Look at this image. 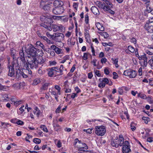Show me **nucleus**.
Returning a JSON list of instances; mask_svg holds the SVG:
<instances>
[{
	"instance_id": "2f4dec72",
	"label": "nucleus",
	"mask_w": 153,
	"mask_h": 153,
	"mask_svg": "<svg viewBox=\"0 0 153 153\" xmlns=\"http://www.w3.org/2000/svg\"><path fill=\"white\" fill-rule=\"evenodd\" d=\"M70 56L69 55H66L63 58V59L62 60L61 62V63H64L65 62L66 60L69 59H70Z\"/></svg>"
},
{
	"instance_id": "c756f323",
	"label": "nucleus",
	"mask_w": 153,
	"mask_h": 153,
	"mask_svg": "<svg viewBox=\"0 0 153 153\" xmlns=\"http://www.w3.org/2000/svg\"><path fill=\"white\" fill-rule=\"evenodd\" d=\"M79 146H80L79 148V149L81 150H82L83 149L86 150L88 148V146L87 145L84 143H81V145H80Z\"/></svg>"
},
{
	"instance_id": "09e8293b",
	"label": "nucleus",
	"mask_w": 153,
	"mask_h": 153,
	"mask_svg": "<svg viewBox=\"0 0 153 153\" xmlns=\"http://www.w3.org/2000/svg\"><path fill=\"white\" fill-rule=\"evenodd\" d=\"M94 72L95 74L97 76H98L100 77L101 76V74L100 73L99 71L95 70H94Z\"/></svg>"
},
{
	"instance_id": "8fccbe9b",
	"label": "nucleus",
	"mask_w": 153,
	"mask_h": 153,
	"mask_svg": "<svg viewBox=\"0 0 153 153\" xmlns=\"http://www.w3.org/2000/svg\"><path fill=\"white\" fill-rule=\"evenodd\" d=\"M102 82H105L104 83L108 84V80L107 78H102Z\"/></svg>"
},
{
	"instance_id": "ea45409f",
	"label": "nucleus",
	"mask_w": 153,
	"mask_h": 153,
	"mask_svg": "<svg viewBox=\"0 0 153 153\" xmlns=\"http://www.w3.org/2000/svg\"><path fill=\"white\" fill-rule=\"evenodd\" d=\"M148 63L153 69V56L152 57V58L149 60Z\"/></svg>"
},
{
	"instance_id": "f8f14e48",
	"label": "nucleus",
	"mask_w": 153,
	"mask_h": 153,
	"mask_svg": "<svg viewBox=\"0 0 153 153\" xmlns=\"http://www.w3.org/2000/svg\"><path fill=\"white\" fill-rule=\"evenodd\" d=\"M20 66H22V64L20 65L16 59L13 60V61L12 62L11 65H10V66L14 68V69L15 68L16 70L20 68Z\"/></svg>"
},
{
	"instance_id": "473e14b6",
	"label": "nucleus",
	"mask_w": 153,
	"mask_h": 153,
	"mask_svg": "<svg viewBox=\"0 0 153 153\" xmlns=\"http://www.w3.org/2000/svg\"><path fill=\"white\" fill-rule=\"evenodd\" d=\"M55 88L57 90V94L60 95L61 88L59 85H56L54 86Z\"/></svg>"
},
{
	"instance_id": "a19ab883",
	"label": "nucleus",
	"mask_w": 153,
	"mask_h": 153,
	"mask_svg": "<svg viewBox=\"0 0 153 153\" xmlns=\"http://www.w3.org/2000/svg\"><path fill=\"white\" fill-rule=\"evenodd\" d=\"M40 82V81L39 79H35L33 81V85H36L38 83Z\"/></svg>"
},
{
	"instance_id": "4468645a",
	"label": "nucleus",
	"mask_w": 153,
	"mask_h": 153,
	"mask_svg": "<svg viewBox=\"0 0 153 153\" xmlns=\"http://www.w3.org/2000/svg\"><path fill=\"white\" fill-rule=\"evenodd\" d=\"M8 68L9 70L8 74V76L10 77H15V73L14 68L9 66Z\"/></svg>"
},
{
	"instance_id": "393cba45",
	"label": "nucleus",
	"mask_w": 153,
	"mask_h": 153,
	"mask_svg": "<svg viewBox=\"0 0 153 153\" xmlns=\"http://www.w3.org/2000/svg\"><path fill=\"white\" fill-rule=\"evenodd\" d=\"M23 70H21L19 69L16 70V76L17 77H22V73Z\"/></svg>"
},
{
	"instance_id": "338daca9",
	"label": "nucleus",
	"mask_w": 153,
	"mask_h": 153,
	"mask_svg": "<svg viewBox=\"0 0 153 153\" xmlns=\"http://www.w3.org/2000/svg\"><path fill=\"white\" fill-rule=\"evenodd\" d=\"M61 107L59 106L56 110V113H59L61 111Z\"/></svg>"
},
{
	"instance_id": "f03ea898",
	"label": "nucleus",
	"mask_w": 153,
	"mask_h": 153,
	"mask_svg": "<svg viewBox=\"0 0 153 153\" xmlns=\"http://www.w3.org/2000/svg\"><path fill=\"white\" fill-rule=\"evenodd\" d=\"M61 17H62L60 16H52L47 13L44 14L43 15L41 16L40 20L44 22L45 23L51 24L53 22L52 18L54 19L59 20L60 19H61Z\"/></svg>"
},
{
	"instance_id": "1a4fd4ad",
	"label": "nucleus",
	"mask_w": 153,
	"mask_h": 153,
	"mask_svg": "<svg viewBox=\"0 0 153 153\" xmlns=\"http://www.w3.org/2000/svg\"><path fill=\"white\" fill-rule=\"evenodd\" d=\"M51 26L54 32L59 31L63 32L65 31L64 27L61 24H52Z\"/></svg>"
},
{
	"instance_id": "de8ad7c7",
	"label": "nucleus",
	"mask_w": 153,
	"mask_h": 153,
	"mask_svg": "<svg viewBox=\"0 0 153 153\" xmlns=\"http://www.w3.org/2000/svg\"><path fill=\"white\" fill-rule=\"evenodd\" d=\"M113 61V63L115 64L116 65V67H117L118 66L117 65V63L118 62V60L117 59H114L113 58H112L111 59Z\"/></svg>"
},
{
	"instance_id": "6e6552de",
	"label": "nucleus",
	"mask_w": 153,
	"mask_h": 153,
	"mask_svg": "<svg viewBox=\"0 0 153 153\" xmlns=\"http://www.w3.org/2000/svg\"><path fill=\"white\" fill-rule=\"evenodd\" d=\"M122 146L123 153H129L131 152L130 146L129 142L128 141L126 140L124 141Z\"/></svg>"
},
{
	"instance_id": "37998d69",
	"label": "nucleus",
	"mask_w": 153,
	"mask_h": 153,
	"mask_svg": "<svg viewBox=\"0 0 153 153\" xmlns=\"http://www.w3.org/2000/svg\"><path fill=\"white\" fill-rule=\"evenodd\" d=\"M138 97H140V98L143 99H145L146 97V96L144 94L141 93H140L138 94Z\"/></svg>"
},
{
	"instance_id": "680f3d73",
	"label": "nucleus",
	"mask_w": 153,
	"mask_h": 153,
	"mask_svg": "<svg viewBox=\"0 0 153 153\" xmlns=\"http://www.w3.org/2000/svg\"><path fill=\"white\" fill-rule=\"evenodd\" d=\"M97 61V59H94L91 61V63L93 64L94 66H97V65L96 64Z\"/></svg>"
},
{
	"instance_id": "dca6fc26",
	"label": "nucleus",
	"mask_w": 153,
	"mask_h": 153,
	"mask_svg": "<svg viewBox=\"0 0 153 153\" xmlns=\"http://www.w3.org/2000/svg\"><path fill=\"white\" fill-rule=\"evenodd\" d=\"M149 23L147 22L144 26L145 28L148 32L149 33H152L153 32V26L152 25H149Z\"/></svg>"
},
{
	"instance_id": "c85d7f7f",
	"label": "nucleus",
	"mask_w": 153,
	"mask_h": 153,
	"mask_svg": "<svg viewBox=\"0 0 153 153\" xmlns=\"http://www.w3.org/2000/svg\"><path fill=\"white\" fill-rule=\"evenodd\" d=\"M48 83H45L41 87L40 89V91H42L43 90H47L48 88Z\"/></svg>"
},
{
	"instance_id": "7c9ffc66",
	"label": "nucleus",
	"mask_w": 153,
	"mask_h": 153,
	"mask_svg": "<svg viewBox=\"0 0 153 153\" xmlns=\"http://www.w3.org/2000/svg\"><path fill=\"white\" fill-rule=\"evenodd\" d=\"M48 74L50 76H52L53 75L56 74L55 71L54 69H52V68H51L50 70L49 71Z\"/></svg>"
},
{
	"instance_id": "b1692460",
	"label": "nucleus",
	"mask_w": 153,
	"mask_h": 153,
	"mask_svg": "<svg viewBox=\"0 0 153 153\" xmlns=\"http://www.w3.org/2000/svg\"><path fill=\"white\" fill-rule=\"evenodd\" d=\"M33 114L36 115L37 117H39L41 113L40 111L37 107H35L34 110L33 111Z\"/></svg>"
},
{
	"instance_id": "c9c22d12",
	"label": "nucleus",
	"mask_w": 153,
	"mask_h": 153,
	"mask_svg": "<svg viewBox=\"0 0 153 153\" xmlns=\"http://www.w3.org/2000/svg\"><path fill=\"white\" fill-rule=\"evenodd\" d=\"M128 48L129 51L131 53H134L136 51L134 48L132 46H128Z\"/></svg>"
},
{
	"instance_id": "a211bd4d",
	"label": "nucleus",
	"mask_w": 153,
	"mask_h": 153,
	"mask_svg": "<svg viewBox=\"0 0 153 153\" xmlns=\"http://www.w3.org/2000/svg\"><path fill=\"white\" fill-rule=\"evenodd\" d=\"M27 65H22V66L23 67L24 71L25 72H28L29 74H31L32 72L30 70L27 63Z\"/></svg>"
},
{
	"instance_id": "ddd939ff",
	"label": "nucleus",
	"mask_w": 153,
	"mask_h": 153,
	"mask_svg": "<svg viewBox=\"0 0 153 153\" xmlns=\"http://www.w3.org/2000/svg\"><path fill=\"white\" fill-rule=\"evenodd\" d=\"M19 55L21 60V61L22 62V65H25V64L27 65V63L26 62L24 51L22 50H20V51Z\"/></svg>"
},
{
	"instance_id": "bf43d9fd",
	"label": "nucleus",
	"mask_w": 153,
	"mask_h": 153,
	"mask_svg": "<svg viewBox=\"0 0 153 153\" xmlns=\"http://www.w3.org/2000/svg\"><path fill=\"white\" fill-rule=\"evenodd\" d=\"M25 72L24 71V69H23L22 73H21L22 74V77L24 78H26L28 77V76L27 74H25V73H24Z\"/></svg>"
},
{
	"instance_id": "cd10ccee",
	"label": "nucleus",
	"mask_w": 153,
	"mask_h": 153,
	"mask_svg": "<svg viewBox=\"0 0 153 153\" xmlns=\"http://www.w3.org/2000/svg\"><path fill=\"white\" fill-rule=\"evenodd\" d=\"M44 23H45V22ZM47 24H48V25H46L45 24H42L41 25L46 29H47L49 31H51L52 30V29L50 27V25L51 24H49L48 23H47Z\"/></svg>"
},
{
	"instance_id": "6ab92c4d",
	"label": "nucleus",
	"mask_w": 153,
	"mask_h": 153,
	"mask_svg": "<svg viewBox=\"0 0 153 153\" xmlns=\"http://www.w3.org/2000/svg\"><path fill=\"white\" fill-rule=\"evenodd\" d=\"M149 58V55H147L146 54L144 53L143 54V56L142 58L143 60V65L145 66H146L147 65V60L148 58Z\"/></svg>"
},
{
	"instance_id": "20e7f679",
	"label": "nucleus",
	"mask_w": 153,
	"mask_h": 153,
	"mask_svg": "<svg viewBox=\"0 0 153 153\" xmlns=\"http://www.w3.org/2000/svg\"><path fill=\"white\" fill-rule=\"evenodd\" d=\"M45 0H42L40 7L45 11L48 12L51 9L53 4L52 3H47Z\"/></svg>"
},
{
	"instance_id": "6e6d98bb",
	"label": "nucleus",
	"mask_w": 153,
	"mask_h": 153,
	"mask_svg": "<svg viewBox=\"0 0 153 153\" xmlns=\"http://www.w3.org/2000/svg\"><path fill=\"white\" fill-rule=\"evenodd\" d=\"M88 53H84V55L82 57L83 59L84 60H86L88 59Z\"/></svg>"
},
{
	"instance_id": "c03bdc74",
	"label": "nucleus",
	"mask_w": 153,
	"mask_h": 153,
	"mask_svg": "<svg viewBox=\"0 0 153 153\" xmlns=\"http://www.w3.org/2000/svg\"><path fill=\"white\" fill-rule=\"evenodd\" d=\"M135 124L134 123H131V128L132 131H134L136 129V127L135 126Z\"/></svg>"
},
{
	"instance_id": "4be33fe9",
	"label": "nucleus",
	"mask_w": 153,
	"mask_h": 153,
	"mask_svg": "<svg viewBox=\"0 0 153 153\" xmlns=\"http://www.w3.org/2000/svg\"><path fill=\"white\" fill-rule=\"evenodd\" d=\"M91 10L94 15H97L99 14V10L95 6H92L91 8Z\"/></svg>"
},
{
	"instance_id": "423d86ee",
	"label": "nucleus",
	"mask_w": 153,
	"mask_h": 153,
	"mask_svg": "<svg viewBox=\"0 0 153 153\" xmlns=\"http://www.w3.org/2000/svg\"><path fill=\"white\" fill-rule=\"evenodd\" d=\"M137 74L136 71L130 69L125 70L123 72L124 75L131 78H135L137 75Z\"/></svg>"
},
{
	"instance_id": "4d7b16f0",
	"label": "nucleus",
	"mask_w": 153,
	"mask_h": 153,
	"mask_svg": "<svg viewBox=\"0 0 153 153\" xmlns=\"http://www.w3.org/2000/svg\"><path fill=\"white\" fill-rule=\"evenodd\" d=\"M107 61V59L105 57L102 58L101 60V62L102 64H103V63H105Z\"/></svg>"
},
{
	"instance_id": "e2e57ef3",
	"label": "nucleus",
	"mask_w": 153,
	"mask_h": 153,
	"mask_svg": "<svg viewBox=\"0 0 153 153\" xmlns=\"http://www.w3.org/2000/svg\"><path fill=\"white\" fill-rule=\"evenodd\" d=\"M46 35L48 38L52 39L53 38V37L54 36L53 35L50 34L49 33L47 32L46 33Z\"/></svg>"
},
{
	"instance_id": "9b49d317",
	"label": "nucleus",
	"mask_w": 153,
	"mask_h": 153,
	"mask_svg": "<svg viewBox=\"0 0 153 153\" xmlns=\"http://www.w3.org/2000/svg\"><path fill=\"white\" fill-rule=\"evenodd\" d=\"M64 9L63 7H55L53 9V13L56 15L62 14L64 11Z\"/></svg>"
},
{
	"instance_id": "774afa93",
	"label": "nucleus",
	"mask_w": 153,
	"mask_h": 153,
	"mask_svg": "<svg viewBox=\"0 0 153 153\" xmlns=\"http://www.w3.org/2000/svg\"><path fill=\"white\" fill-rule=\"evenodd\" d=\"M146 53L148 54L147 55H153V52H151L148 50H146Z\"/></svg>"
},
{
	"instance_id": "aec40b11",
	"label": "nucleus",
	"mask_w": 153,
	"mask_h": 153,
	"mask_svg": "<svg viewBox=\"0 0 153 153\" xmlns=\"http://www.w3.org/2000/svg\"><path fill=\"white\" fill-rule=\"evenodd\" d=\"M53 5L55 7H63V2L61 1H59L56 0L53 3Z\"/></svg>"
},
{
	"instance_id": "7ed1b4c3",
	"label": "nucleus",
	"mask_w": 153,
	"mask_h": 153,
	"mask_svg": "<svg viewBox=\"0 0 153 153\" xmlns=\"http://www.w3.org/2000/svg\"><path fill=\"white\" fill-rule=\"evenodd\" d=\"M124 137L122 135H120L119 137H117L115 139L111 140V144L114 147L117 148L122 146L124 142Z\"/></svg>"
},
{
	"instance_id": "2eb2a0df",
	"label": "nucleus",
	"mask_w": 153,
	"mask_h": 153,
	"mask_svg": "<svg viewBox=\"0 0 153 153\" xmlns=\"http://www.w3.org/2000/svg\"><path fill=\"white\" fill-rule=\"evenodd\" d=\"M52 69H54L55 71L56 74L57 72L61 73L64 70V66L63 65H60L59 68L58 67H53Z\"/></svg>"
},
{
	"instance_id": "052dcab7",
	"label": "nucleus",
	"mask_w": 153,
	"mask_h": 153,
	"mask_svg": "<svg viewBox=\"0 0 153 153\" xmlns=\"http://www.w3.org/2000/svg\"><path fill=\"white\" fill-rule=\"evenodd\" d=\"M152 9H153L150 7L147 6V7L146 11L148 13H150Z\"/></svg>"
},
{
	"instance_id": "f257e3e1",
	"label": "nucleus",
	"mask_w": 153,
	"mask_h": 153,
	"mask_svg": "<svg viewBox=\"0 0 153 153\" xmlns=\"http://www.w3.org/2000/svg\"><path fill=\"white\" fill-rule=\"evenodd\" d=\"M39 52L40 53L39 54L37 53L36 54V49L33 45L31 44H28L26 47V52L30 55L28 56V58H33V57H36V55L42 56L44 53L42 50H38Z\"/></svg>"
},
{
	"instance_id": "79ce46f5",
	"label": "nucleus",
	"mask_w": 153,
	"mask_h": 153,
	"mask_svg": "<svg viewBox=\"0 0 153 153\" xmlns=\"http://www.w3.org/2000/svg\"><path fill=\"white\" fill-rule=\"evenodd\" d=\"M110 68L108 67H105L104 68V73L107 75H108L110 73L109 71Z\"/></svg>"
},
{
	"instance_id": "e433bc0d",
	"label": "nucleus",
	"mask_w": 153,
	"mask_h": 153,
	"mask_svg": "<svg viewBox=\"0 0 153 153\" xmlns=\"http://www.w3.org/2000/svg\"><path fill=\"white\" fill-rule=\"evenodd\" d=\"M55 51L57 54L62 53V49L57 47L56 49H55Z\"/></svg>"
},
{
	"instance_id": "5fc2aeb1",
	"label": "nucleus",
	"mask_w": 153,
	"mask_h": 153,
	"mask_svg": "<svg viewBox=\"0 0 153 153\" xmlns=\"http://www.w3.org/2000/svg\"><path fill=\"white\" fill-rule=\"evenodd\" d=\"M42 67H40L38 70V73L40 75H42L43 73V72L42 69Z\"/></svg>"
},
{
	"instance_id": "39448f33",
	"label": "nucleus",
	"mask_w": 153,
	"mask_h": 153,
	"mask_svg": "<svg viewBox=\"0 0 153 153\" xmlns=\"http://www.w3.org/2000/svg\"><path fill=\"white\" fill-rule=\"evenodd\" d=\"M36 57H35L30 58L27 59L28 65H30V68L31 69L36 68L38 67V65L36 62Z\"/></svg>"
},
{
	"instance_id": "58836bf2",
	"label": "nucleus",
	"mask_w": 153,
	"mask_h": 153,
	"mask_svg": "<svg viewBox=\"0 0 153 153\" xmlns=\"http://www.w3.org/2000/svg\"><path fill=\"white\" fill-rule=\"evenodd\" d=\"M33 142L36 144H39L41 142L40 139L38 138H35L33 140Z\"/></svg>"
},
{
	"instance_id": "603ef678",
	"label": "nucleus",
	"mask_w": 153,
	"mask_h": 153,
	"mask_svg": "<svg viewBox=\"0 0 153 153\" xmlns=\"http://www.w3.org/2000/svg\"><path fill=\"white\" fill-rule=\"evenodd\" d=\"M16 123L19 125L22 126L24 124V123L22 121L18 120L16 122Z\"/></svg>"
},
{
	"instance_id": "13d9d810",
	"label": "nucleus",
	"mask_w": 153,
	"mask_h": 153,
	"mask_svg": "<svg viewBox=\"0 0 153 153\" xmlns=\"http://www.w3.org/2000/svg\"><path fill=\"white\" fill-rule=\"evenodd\" d=\"M6 88V86L2 85L0 83V91L1 90H5Z\"/></svg>"
},
{
	"instance_id": "a18cd8bd",
	"label": "nucleus",
	"mask_w": 153,
	"mask_h": 153,
	"mask_svg": "<svg viewBox=\"0 0 153 153\" xmlns=\"http://www.w3.org/2000/svg\"><path fill=\"white\" fill-rule=\"evenodd\" d=\"M92 129L88 128L87 129H83L84 131L86 132L87 133L90 134L92 133Z\"/></svg>"
},
{
	"instance_id": "a878e982",
	"label": "nucleus",
	"mask_w": 153,
	"mask_h": 153,
	"mask_svg": "<svg viewBox=\"0 0 153 153\" xmlns=\"http://www.w3.org/2000/svg\"><path fill=\"white\" fill-rule=\"evenodd\" d=\"M96 27L98 29L101 31H104V27L99 23H97L96 24Z\"/></svg>"
},
{
	"instance_id": "0eeeda50",
	"label": "nucleus",
	"mask_w": 153,
	"mask_h": 153,
	"mask_svg": "<svg viewBox=\"0 0 153 153\" xmlns=\"http://www.w3.org/2000/svg\"><path fill=\"white\" fill-rule=\"evenodd\" d=\"M95 133L98 136H102L105 133L106 130L103 126H97L95 127Z\"/></svg>"
},
{
	"instance_id": "864d4df0",
	"label": "nucleus",
	"mask_w": 153,
	"mask_h": 153,
	"mask_svg": "<svg viewBox=\"0 0 153 153\" xmlns=\"http://www.w3.org/2000/svg\"><path fill=\"white\" fill-rule=\"evenodd\" d=\"M113 78L114 79H117L118 78V76L117 73L115 72H113Z\"/></svg>"
},
{
	"instance_id": "4c0bfd02",
	"label": "nucleus",
	"mask_w": 153,
	"mask_h": 153,
	"mask_svg": "<svg viewBox=\"0 0 153 153\" xmlns=\"http://www.w3.org/2000/svg\"><path fill=\"white\" fill-rule=\"evenodd\" d=\"M84 35L85 39H87L89 37V31L88 30L85 29V32H84Z\"/></svg>"
},
{
	"instance_id": "412c9836",
	"label": "nucleus",
	"mask_w": 153,
	"mask_h": 153,
	"mask_svg": "<svg viewBox=\"0 0 153 153\" xmlns=\"http://www.w3.org/2000/svg\"><path fill=\"white\" fill-rule=\"evenodd\" d=\"M53 125L54 130L56 131H60L61 127L60 126L58 123H55V122L53 121Z\"/></svg>"
},
{
	"instance_id": "3c124183",
	"label": "nucleus",
	"mask_w": 153,
	"mask_h": 153,
	"mask_svg": "<svg viewBox=\"0 0 153 153\" xmlns=\"http://www.w3.org/2000/svg\"><path fill=\"white\" fill-rule=\"evenodd\" d=\"M142 119L144 121V122L146 123H147L148 122L149 118L148 117H143L142 118Z\"/></svg>"
},
{
	"instance_id": "f704fd0d",
	"label": "nucleus",
	"mask_w": 153,
	"mask_h": 153,
	"mask_svg": "<svg viewBox=\"0 0 153 153\" xmlns=\"http://www.w3.org/2000/svg\"><path fill=\"white\" fill-rule=\"evenodd\" d=\"M2 98L3 100L8 101L9 99L8 95L7 94H4L2 95Z\"/></svg>"
},
{
	"instance_id": "bb28decb",
	"label": "nucleus",
	"mask_w": 153,
	"mask_h": 153,
	"mask_svg": "<svg viewBox=\"0 0 153 153\" xmlns=\"http://www.w3.org/2000/svg\"><path fill=\"white\" fill-rule=\"evenodd\" d=\"M41 38L42 39L48 43L53 44L54 42H52L51 41L49 40L48 38L45 36H41Z\"/></svg>"
},
{
	"instance_id": "49530a36",
	"label": "nucleus",
	"mask_w": 153,
	"mask_h": 153,
	"mask_svg": "<svg viewBox=\"0 0 153 153\" xmlns=\"http://www.w3.org/2000/svg\"><path fill=\"white\" fill-rule=\"evenodd\" d=\"M89 21V17L88 15L87 14L85 16V22L86 24H88Z\"/></svg>"
},
{
	"instance_id": "72a5a7b5",
	"label": "nucleus",
	"mask_w": 153,
	"mask_h": 153,
	"mask_svg": "<svg viewBox=\"0 0 153 153\" xmlns=\"http://www.w3.org/2000/svg\"><path fill=\"white\" fill-rule=\"evenodd\" d=\"M40 128L44 131L46 133L48 132L46 127L44 125H42L40 126Z\"/></svg>"
},
{
	"instance_id": "0e129e2a",
	"label": "nucleus",
	"mask_w": 153,
	"mask_h": 153,
	"mask_svg": "<svg viewBox=\"0 0 153 153\" xmlns=\"http://www.w3.org/2000/svg\"><path fill=\"white\" fill-rule=\"evenodd\" d=\"M148 142L151 143L153 141V138L151 137L148 138L147 139Z\"/></svg>"
},
{
	"instance_id": "f3484780",
	"label": "nucleus",
	"mask_w": 153,
	"mask_h": 153,
	"mask_svg": "<svg viewBox=\"0 0 153 153\" xmlns=\"http://www.w3.org/2000/svg\"><path fill=\"white\" fill-rule=\"evenodd\" d=\"M96 5L99 8H102L104 10H106L107 6L104 5V4L102 3L100 1H97L95 2Z\"/></svg>"
},
{
	"instance_id": "69168bd1",
	"label": "nucleus",
	"mask_w": 153,
	"mask_h": 153,
	"mask_svg": "<svg viewBox=\"0 0 153 153\" xmlns=\"http://www.w3.org/2000/svg\"><path fill=\"white\" fill-rule=\"evenodd\" d=\"M105 83H103V82L100 83L99 84L98 86L99 87L103 88L105 86Z\"/></svg>"
},
{
	"instance_id": "5701e85b",
	"label": "nucleus",
	"mask_w": 153,
	"mask_h": 153,
	"mask_svg": "<svg viewBox=\"0 0 153 153\" xmlns=\"http://www.w3.org/2000/svg\"><path fill=\"white\" fill-rule=\"evenodd\" d=\"M36 62L37 64H42L45 62V59L42 57H36Z\"/></svg>"
},
{
	"instance_id": "9d476101",
	"label": "nucleus",
	"mask_w": 153,
	"mask_h": 153,
	"mask_svg": "<svg viewBox=\"0 0 153 153\" xmlns=\"http://www.w3.org/2000/svg\"><path fill=\"white\" fill-rule=\"evenodd\" d=\"M105 2L106 4L107 5L106 6L107 9L106 10H104L105 11H109L110 13L111 14L113 15L114 14V11L111 10L110 8H112L113 7V5L112 3L108 0H102Z\"/></svg>"
}]
</instances>
